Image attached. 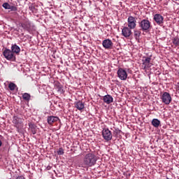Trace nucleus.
Listing matches in <instances>:
<instances>
[{
  "label": "nucleus",
  "instance_id": "20",
  "mask_svg": "<svg viewBox=\"0 0 179 179\" xmlns=\"http://www.w3.org/2000/svg\"><path fill=\"white\" fill-rule=\"evenodd\" d=\"M141 30L140 29H135L134 30V37L136 40H138V38H139V37H141Z\"/></svg>",
  "mask_w": 179,
  "mask_h": 179
},
{
  "label": "nucleus",
  "instance_id": "10",
  "mask_svg": "<svg viewBox=\"0 0 179 179\" xmlns=\"http://www.w3.org/2000/svg\"><path fill=\"white\" fill-rule=\"evenodd\" d=\"M132 34V29L129 28V27H124L122 29V35L123 37L128 38Z\"/></svg>",
  "mask_w": 179,
  "mask_h": 179
},
{
  "label": "nucleus",
  "instance_id": "18",
  "mask_svg": "<svg viewBox=\"0 0 179 179\" xmlns=\"http://www.w3.org/2000/svg\"><path fill=\"white\" fill-rule=\"evenodd\" d=\"M145 59L142 60L143 65L145 66V67L148 66L149 64H150V61L152 60L151 57H144Z\"/></svg>",
  "mask_w": 179,
  "mask_h": 179
},
{
  "label": "nucleus",
  "instance_id": "26",
  "mask_svg": "<svg viewBox=\"0 0 179 179\" xmlns=\"http://www.w3.org/2000/svg\"><path fill=\"white\" fill-rule=\"evenodd\" d=\"M173 43L175 45H179V38L178 37H176L173 39Z\"/></svg>",
  "mask_w": 179,
  "mask_h": 179
},
{
  "label": "nucleus",
  "instance_id": "33",
  "mask_svg": "<svg viewBox=\"0 0 179 179\" xmlns=\"http://www.w3.org/2000/svg\"><path fill=\"white\" fill-rule=\"evenodd\" d=\"M175 1H178V0H175Z\"/></svg>",
  "mask_w": 179,
  "mask_h": 179
},
{
  "label": "nucleus",
  "instance_id": "14",
  "mask_svg": "<svg viewBox=\"0 0 179 179\" xmlns=\"http://www.w3.org/2000/svg\"><path fill=\"white\" fill-rule=\"evenodd\" d=\"M58 120H59V118L57 116H48V124H49V125H52V124H54V122H57Z\"/></svg>",
  "mask_w": 179,
  "mask_h": 179
},
{
  "label": "nucleus",
  "instance_id": "11",
  "mask_svg": "<svg viewBox=\"0 0 179 179\" xmlns=\"http://www.w3.org/2000/svg\"><path fill=\"white\" fill-rule=\"evenodd\" d=\"M153 20L157 23V24H163V20H164V17L160 14H155L154 15Z\"/></svg>",
  "mask_w": 179,
  "mask_h": 179
},
{
  "label": "nucleus",
  "instance_id": "6",
  "mask_svg": "<svg viewBox=\"0 0 179 179\" xmlns=\"http://www.w3.org/2000/svg\"><path fill=\"white\" fill-rule=\"evenodd\" d=\"M117 74L120 80H127L128 78V73H127V71L122 68H120L117 70Z\"/></svg>",
  "mask_w": 179,
  "mask_h": 179
},
{
  "label": "nucleus",
  "instance_id": "32",
  "mask_svg": "<svg viewBox=\"0 0 179 179\" xmlns=\"http://www.w3.org/2000/svg\"><path fill=\"white\" fill-rule=\"evenodd\" d=\"M2 146V141L0 140V147Z\"/></svg>",
  "mask_w": 179,
  "mask_h": 179
},
{
  "label": "nucleus",
  "instance_id": "4",
  "mask_svg": "<svg viewBox=\"0 0 179 179\" xmlns=\"http://www.w3.org/2000/svg\"><path fill=\"white\" fill-rule=\"evenodd\" d=\"M3 55L6 59H8V61H15V59H16V57H15L13 52L8 48H6L3 50Z\"/></svg>",
  "mask_w": 179,
  "mask_h": 179
},
{
  "label": "nucleus",
  "instance_id": "23",
  "mask_svg": "<svg viewBox=\"0 0 179 179\" xmlns=\"http://www.w3.org/2000/svg\"><path fill=\"white\" fill-rule=\"evenodd\" d=\"M121 134V130H120V129L118 128H115V129L113 130V135H115V136H117V135H120Z\"/></svg>",
  "mask_w": 179,
  "mask_h": 179
},
{
  "label": "nucleus",
  "instance_id": "12",
  "mask_svg": "<svg viewBox=\"0 0 179 179\" xmlns=\"http://www.w3.org/2000/svg\"><path fill=\"white\" fill-rule=\"evenodd\" d=\"M13 123H14L15 127L19 129L22 125V119L19 118L17 116H14L13 117Z\"/></svg>",
  "mask_w": 179,
  "mask_h": 179
},
{
  "label": "nucleus",
  "instance_id": "34",
  "mask_svg": "<svg viewBox=\"0 0 179 179\" xmlns=\"http://www.w3.org/2000/svg\"><path fill=\"white\" fill-rule=\"evenodd\" d=\"M178 87H179V86H178ZM178 90H179V88H178Z\"/></svg>",
  "mask_w": 179,
  "mask_h": 179
},
{
  "label": "nucleus",
  "instance_id": "21",
  "mask_svg": "<svg viewBox=\"0 0 179 179\" xmlns=\"http://www.w3.org/2000/svg\"><path fill=\"white\" fill-rule=\"evenodd\" d=\"M29 128L31 129L33 135H36V125H34L33 124H29Z\"/></svg>",
  "mask_w": 179,
  "mask_h": 179
},
{
  "label": "nucleus",
  "instance_id": "15",
  "mask_svg": "<svg viewBox=\"0 0 179 179\" xmlns=\"http://www.w3.org/2000/svg\"><path fill=\"white\" fill-rule=\"evenodd\" d=\"M74 106L77 110H79V111H82V110L85 108V103L80 101L75 102Z\"/></svg>",
  "mask_w": 179,
  "mask_h": 179
},
{
  "label": "nucleus",
  "instance_id": "8",
  "mask_svg": "<svg viewBox=\"0 0 179 179\" xmlns=\"http://www.w3.org/2000/svg\"><path fill=\"white\" fill-rule=\"evenodd\" d=\"M127 26L129 27V29H135V27H136V18L131 15L129 16L127 19Z\"/></svg>",
  "mask_w": 179,
  "mask_h": 179
},
{
  "label": "nucleus",
  "instance_id": "5",
  "mask_svg": "<svg viewBox=\"0 0 179 179\" xmlns=\"http://www.w3.org/2000/svg\"><path fill=\"white\" fill-rule=\"evenodd\" d=\"M102 136L106 142H109V141L113 139V133L110 129H108V128H105L102 130Z\"/></svg>",
  "mask_w": 179,
  "mask_h": 179
},
{
  "label": "nucleus",
  "instance_id": "13",
  "mask_svg": "<svg viewBox=\"0 0 179 179\" xmlns=\"http://www.w3.org/2000/svg\"><path fill=\"white\" fill-rule=\"evenodd\" d=\"M103 100L106 104H111V103L114 101V99L110 94L105 95L103 98Z\"/></svg>",
  "mask_w": 179,
  "mask_h": 179
},
{
  "label": "nucleus",
  "instance_id": "24",
  "mask_svg": "<svg viewBox=\"0 0 179 179\" xmlns=\"http://www.w3.org/2000/svg\"><path fill=\"white\" fill-rule=\"evenodd\" d=\"M57 92H59V93H61V94L64 93V89H63L62 85H58L57 86Z\"/></svg>",
  "mask_w": 179,
  "mask_h": 179
},
{
  "label": "nucleus",
  "instance_id": "25",
  "mask_svg": "<svg viewBox=\"0 0 179 179\" xmlns=\"http://www.w3.org/2000/svg\"><path fill=\"white\" fill-rule=\"evenodd\" d=\"M11 12H16L17 11V7L16 6H11L10 5V7L8 8Z\"/></svg>",
  "mask_w": 179,
  "mask_h": 179
},
{
  "label": "nucleus",
  "instance_id": "28",
  "mask_svg": "<svg viewBox=\"0 0 179 179\" xmlns=\"http://www.w3.org/2000/svg\"><path fill=\"white\" fill-rule=\"evenodd\" d=\"M3 8H4V9H9L10 5L8 4V3H4L2 5Z\"/></svg>",
  "mask_w": 179,
  "mask_h": 179
},
{
  "label": "nucleus",
  "instance_id": "16",
  "mask_svg": "<svg viewBox=\"0 0 179 179\" xmlns=\"http://www.w3.org/2000/svg\"><path fill=\"white\" fill-rule=\"evenodd\" d=\"M11 52H13V54H19L20 52V47H19L16 44L12 45Z\"/></svg>",
  "mask_w": 179,
  "mask_h": 179
},
{
  "label": "nucleus",
  "instance_id": "1",
  "mask_svg": "<svg viewBox=\"0 0 179 179\" xmlns=\"http://www.w3.org/2000/svg\"><path fill=\"white\" fill-rule=\"evenodd\" d=\"M97 163V157L92 152L87 153L84 156L81 167L83 169H89V167H93Z\"/></svg>",
  "mask_w": 179,
  "mask_h": 179
},
{
  "label": "nucleus",
  "instance_id": "9",
  "mask_svg": "<svg viewBox=\"0 0 179 179\" xmlns=\"http://www.w3.org/2000/svg\"><path fill=\"white\" fill-rule=\"evenodd\" d=\"M102 45L103 48H106V50H111V48L113 47L114 43H113V41L110 38H108L102 41Z\"/></svg>",
  "mask_w": 179,
  "mask_h": 179
},
{
  "label": "nucleus",
  "instance_id": "31",
  "mask_svg": "<svg viewBox=\"0 0 179 179\" xmlns=\"http://www.w3.org/2000/svg\"><path fill=\"white\" fill-rule=\"evenodd\" d=\"M52 167V166H51L49 165V166H47L46 169H47V170H51Z\"/></svg>",
  "mask_w": 179,
  "mask_h": 179
},
{
  "label": "nucleus",
  "instance_id": "19",
  "mask_svg": "<svg viewBox=\"0 0 179 179\" xmlns=\"http://www.w3.org/2000/svg\"><path fill=\"white\" fill-rule=\"evenodd\" d=\"M31 96L29 93H24L22 94V99L25 100V101H30Z\"/></svg>",
  "mask_w": 179,
  "mask_h": 179
},
{
  "label": "nucleus",
  "instance_id": "22",
  "mask_svg": "<svg viewBox=\"0 0 179 179\" xmlns=\"http://www.w3.org/2000/svg\"><path fill=\"white\" fill-rule=\"evenodd\" d=\"M8 89H10V90H11V91L15 90V89H16V84H15L13 83H10L8 85Z\"/></svg>",
  "mask_w": 179,
  "mask_h": 179
},
{
  "label": "nucleus",
  "instance_id": "17",
  "mask_svg": "<svg viewBox=\"0 0 179 179\" xmlns=\"http://www.w3.org/2000/svg\"><path fill=\"white\" fill-rule=\"evenodd\" d=\"M152 125H153L155 128H159V127H160V120H159V119H153L152 120Z\"/></svg>",
  "mask_w": 179,
  "mask_h": 179
},
{
  "label": "nucleus",
  "instance_id": "30",
  "mask_svg": "<svg viewBox=\"0 0 179 179\" xmlns=\"http://www.w3.org/2000/svg\"><path fill=\"white\" fill-rule=\"evenodd\" d=\"M15 179H24V176H17Z\"/></svg>",
  "mask_w": 179,
  "mask_h": 179
},
{
  "label": "nucleus",
  "instance_id": "7",
  "mask_svg": "<svg viewBox=\"0 0 179 179\" xmlns=\"http://www.w3.org/2000/svg\"><path fill=\"white\" fill-rule=\"evenodd\" d=\"M162 103L166 104L167 106L171 103V95L169 92H164L162 97Z\"/></svg>",
  "mask_w": 179,
  "mask_h": 179
},
{
  "label": "nucleus",
  "instance_id": "2",
  "mask_svg": "<svg viewBox=\"0 0 179 179\" xmlns=\"http://www.w3.org/2000/svg\"><path fill=\"white\" fill-rule=\"evenodd\" d=\"M21 27L27 31H33L36 29L34 24H33L28 19H25L22 23L20 24Z\"/></svg>",
  "mask_w": 179,
  "mask_h": 179
},
{
  "label": "nucleus",
  "instance_id": "29",
  "mask_svg": "<svg viewBox=\"0 0 179 179\" xmlns=\"http://www.w3.org/2000/svg\"><path fill=\"white\" fill-rule=\"evenodd\" d=\"M29 10H31V12H34V10H35V9H36V7L34 6V5L31 4V5L29 6Z\"/></svg>",
  "mask_w": 179,
  "mask_h": 179
},
{
  "label": "nucleus",
  "instance_id": "3",
  "mask_svg": "<svg viewBox=\"0 0 179 179\" xmlns=\"http://www.w3.org/2000/svg\"><path fill=\"white\" fill-rule=\"evenodd\" d=\"M138 26L143 31H148L150 29V21L144 19L139 22Z\"/></svg>",
  "mask_w": 179,
  "mask_h": 179
},
{
  "label": "nucleus",
  "instance_id": "27",
  "mask_svg": "<svg viewBox=\"0 0 179 179\" xmlns=\"http://www.w3.org/2000/svg\"><path fill=\"white\" fill-rule=\"evenodd\" d=\"M57 155H59V156H62V155H64V149L62 148H59V150H57Z\"/></svg>",
  "mask_w": 179,
  "mask_h": 179
}]
</instances>
